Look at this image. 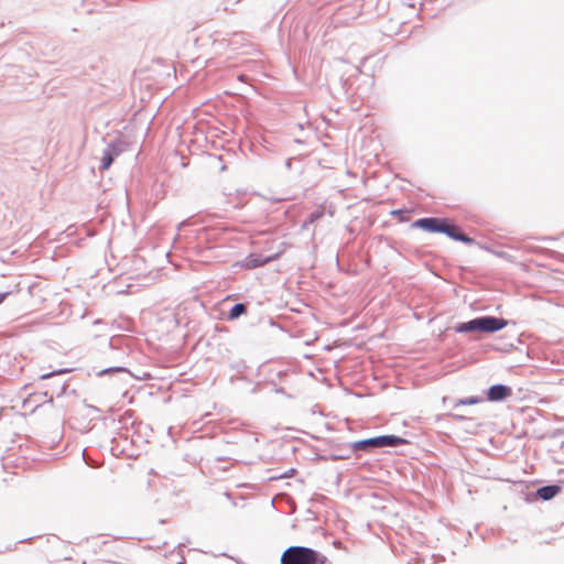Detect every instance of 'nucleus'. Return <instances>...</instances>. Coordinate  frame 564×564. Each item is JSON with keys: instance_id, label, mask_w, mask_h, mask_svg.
Returning <instances> with one entry per match:
<instances>
[{"instance_id": "f257e3e1", "label": "nucleus", "mask_w": 564, "mask_h": 564, "mask_svg": "<svg viewBox=\"0 0 564 564\" xmlns=\"http://www.w3.org/2000/svg\"><path fill=\"white\" fill-rule=\"evenodd\" d=\"M412 229H420L427 234H442L447 238L463 242L467 246H474L477 240L463 232L462 228L448 217L427 216L413 220L410 225Z\"/></svg>"}, {"instance_id": "f03ea898", "label": "nucleus", "mask_w": 564, "mask_h": 564, "mask_svg": "<svg viewBox=\"0 0 564 564\" xmlns=\"http://www.w3.org/2000/svg\"><path fill=\"white\" fill-rule=\"evenodd\" d=\"M510 323L514 324V322L501 316L480 315L466 322L456 323L453 329L458 334H495L507 327Z\"/></svg>"}, {"instance_id": "7ed1b4c3", "label": "nucleus", "mask_w": 564, "mask_h": 564, "mask_svg": "<svg viewBox=\"0 0 564 564\" xmlns=\"http://www.w3.org/2000/svg\"><path fill=\"white\" fill-rule=\"evenodd\" d=\"M281 564H332L319 551L302 545L286 547L280 558Z\"/></svg>"}, {"instance_id": "20e7f679", "label": "nucleus", "mask_w": 564, "mask_h": 564, "mask_svg": "<svg viewBox=\"0 0 564 564\" xmlns=\"http://www.w3.org/2000/svg\"><path fill=\"white\" fill-rule=\"evenodd\" d=\"M408 444H410V441L402 436L383 434L351 442L349 444V451L371 452L375 448L398 447Z\"/></svg>"}, {"instance_id": "39448f33", "label": "nucleus", "mask_w": 564, "mask_h": 564, "mask_svg": "<svg viewBox=\"0 0 564 564\" xmlns=\"http://www.w3.org/2000/svg\"><path fill=\"white\" fill-rule=\"evenodd\" d=\"M512 394V388L505 383H495L484 390L485 400L489 402H503Z\"/></svg>"}, {"instance_id": "423d86ee", "label": "nucleus", "mask_w": 564, "mask_h": 564, "mask_svg": "<svg viewBox=\"0 0 564 564\" xmlns=\"http://www.w3.org/2000/svg\"><path fill=\"white\" fill-rule=\"evenodd\" d=\"M281 251L269 256H262L260 253H250L241 260L240 265L247 270L257 269L278 260L281 257Z\"/></svg>"}, {"instance_id": "0eeeda50", "label": "nucleus", "mask_w": 564, "mask_h": 564, "mask_svg": "<svg viewBox=\"0 0 564 564\" xmlns=\"http://www.w3.org/2000/svg\"><path fill=\"white\" fill-rule=\"evenodd\" d=\"M123 151V142L116 139L111 141L102 151L99 169L101 171L108 170L113 163L115 159Z\"/></svg>"}, {"instance_id": "6e6552de", "label": "nucleus", "mask_w": 564, "mask_h": 564, "mask_svg": "<svg viewBox=\"0 0 564 564\" xmlns=\"http://www.w3.org/2000/svg\"><path fill=\"white\" fill-rule=\"evenodd\" d=\"M562 491V481L538 487L531 495L542 501H550Z\"/></svg>"}, {"instance_id": "1a4fd4ad", "label": "nucleus", "mask_w": 564, "mask_h": 564, "mask_svg": "<svg viewBox=\"0 0 564 564\" xmlns=\"http://www.w3.org/2000/svg\"><path fill=\"white\" fill-rule=\"evenodd\" d=\"M160 228L152 227L148 231L145 238H143V249L145 248L144 243L147 242V245L151 246L152 250L164 260L167 259L169 257V250L166 246H161L160 243L154 241V238H156L160 235Z\"/></svg>"}, {"instance_id": "9d476101", "label": "nucleus", "mask_w": 564, "mask_h": 564, "mask_svg": "<svg viewBox=\"0 0 564 564\" xmlns=\"http://www.w3.org/2000/svg\"><path fill=\"white\" fill-rule=\"evenodd\" d=\"M247 310H248V303H246V302L236 303L227 312V319L228 321L238 319L240 316H242L247 313Z\"/></svg>"}, {"instance_id": "9b49d317", "label": "nucleus", "mask_w": 564, "mask_h": 564, "mask_svg": "<svg viewBox=\"0 0 564 564\" xmlns=\"http://www.w3.org/2000/svg\"><path fill=\"white\" fill-rule=\"evenodd\" d=\"M324 216V208L318 207L311 212L302 224V229H307L310 225H314Z\"/></svg>"}, {"instance_id": "f8f14e48", "label": "nucleus", "mask_w": 564, "mask_h": 564, "mask_svg": "<svg viewBox=\"0 0 564 564\" xmlns=\"http://www.w3.org/2000/svg\"><path fill=\"white\" fill-rule=\"evenodd\" d=\"M485 401V398L479 395H470L462 399L454 400L453 406L458 408L460 405H475Z\"/></svg>"}, {"instance_id": "ddd939ff", "label": "nucleus", "mask_w": 564, "mask_h": 564, "mask_svg": "<svg viewBox=\"0 0 564 564\" xmlns=\"http://www.w3.org/2000/svg\"><path fill=\"white\" fill-rule=\"evenodd\" d=\"M160 275V269H156L154 272L150 271L148 274H143V288L152 284L158 276Z\"/></svg>"}, {"instance_id": "4468645a", "label": "nucleus", "mask_w": 564, "mask_h": 564, "mask_svg": "<svg viewBox=\"0 0 564 564\" xmlns=\"http://www.w3.org/2000/svg\"><path fill=\"white\" fill-rule=\"evenodd\" d=\"M230 368L232 370H235L236 372H238V373H242V372H245L248 369V366L245 362V360L240 359V360H237V361L232 362L230 365Z\"/></svg>"}, {"instance_id": "2eb2a0df", "label": "nucleus", "mask_w": 564, "mask_h": 564, "mask_svg": "<svg viewBox=\"0 0 564 564\" xmlns=\"http://www.w3.org/2000/svg\"><path fill=\"white\" fill-rule=\"evenodd\" d=\"M476 245H477V246H479L481 249H485V250H487V251L492 252L495 256H497V257H499V258L508 259V260L511 258V256H510V254H508V253H507V252H505V251H494V250L489 249L488 247L482 246V245H481V243H479L478 241H477V243H476Z\"/></svg>"}, {"instance_id": "dca6fc26", "label": "nucleus", "mask_w": 564, "mask_h": 564, "mask_svg": "<svg viewBox=\"0 0 564 564\" xmlns=\"http://www.w3.org/2000/svg\"><path fill=\"white\" fill-rule=\"evenodd\" d=\"M66 372H68V369H58V370H54V371H51V372L42 375L40 377V379L46 380V379H50V378H53L55 376H59V375H63V373H66Z\"/></svg>"}, {"instance_id": "f3484780", "label": "nucleus", "mask_w": 564, "mask_h": 564, "mask_svg": "<svg viewBox=\"0 0 564 564\" xmlns=\"http://www.w3.org/2000/svg\"><path fill=\"white\" fill-rule=\"evenodd\" d=\"M296 473H297V470L292 467L279 476H271L269 479L276 480V479L288 478V477L295 475Z\"/></svg>"}, {"instance_id": "a211bd4d", "label": "nucleus", "mask_w": 564, "mask_h": 564, "mask_svg": "<svg viewBox=\"0 0 564 564\" xmlns=\"http://www.w3.org/2000/svg\"><path fill=\"white\" fill-rule=\"evenodd\" d=\"M350 457L349 453H337V454H330L329 459L333 462L341 460V459H348Z\"/></svg>"}, {"instance_id": "6ab92c4d", "label": "nucleus", "mask_w": 564, "mask_h": 564, "mask_svg": "<svg viewBox=\"0 0 564 564\" xmlns=\"http://www.w3.org/2000/svg\"><path fill=\"white\" fill-rule=\"evenodd\" d=\"M126 368L124 367H109V368H106V369H102L98 372L99 376H104L106 373H110V372H117V371H124Z\"/></svg>"}, {"instance_id": "aec40b11", "label": "nucleus", "mask_w": 564, "mask_h": 564, "mask_svg": "<svg viewBox=\"0 0 564 564\" xmlns=\"http://www.w3.org/2000/svg\"><path fill=\"white\" fill-rule=\"evenodd\" d=\"M184 545H185V543L182 542V543H178L175 546V550L177 551V553L181 554V560L176 564H185V557L183 555V547H184Z\"/></svg>"}, {"instance_id": "412c9836", "label": "nucleus", "mask_w": 564, "mask_h": 564, "mask_svg": "<svg viewBox=\"0 0 564 564\" xmlns=\"http://www.w3.org/2000/svg\"><path fill=\"white\" fill-rule=\"evenodd\" d=\"M122 453H124L127 455V457L132 458V459H138L140 456V453L134 449L131 452H128V449L123 448Z\"/></svg>"}, {"instance_id": "4be33fe9", "label": "nucleus", "mask_w": 564, "mask_h": 564, "mask_svg": "<svg viewBox=\"0 0 564 564\" xmlns=\"http://www.w3.org/2000/svg\"><path fill=\"white\" fill-rule=\"evenodd\" d=\"M144 117H150L151 118L150 124L154 120L153 109H149V106H147V107L143 106V118Z\"/></svg>"}, {"instance_id": "5701e85b", "label": "nucleus", "mask_w": 564, "mask_h": 564, "mask_svg": "<svg viewBox=\"0 0 564 564\" xmlns=\"http://www.w3.org/2000/svg\"><path fill=\"white\" fill-rule=\"evenodd\" d=\"M193 224L192 221V218H187V219H184L183 221H181L178 225H177V230L181 231L182 229H184L185 227L187 226H191Z\"/></svg>"}, {"instance_id": "b1692460", "label": "nucleus", "mask_w": 564, "mask_h": 564, "mask_svg": "<svg viewBox=\"0 0 564 564\" xmlns=\"http://www.w3.org/2000/svg\"><path fill=\"white\" fill-rule=\"evenodd\" d=\"M270 384L272 386V390L275 392V393H279V394H286L284 388L282 387H278L275 384V382L271 381Z\"/></svg>"}, {"instance_id": "393cba45", "label": "nucleus", "mask_w": 564, "mask_h": 564, "mask_svg": "<svg viewBox=\"0 0 564 564\" xmlns=\"http://www.w3.org/2000/svg\"><path fill=\"white\" fill-rule=\"evenodd\" d=\"M314 460H317V462H327V460H330V459H329V455L317 454V455L314 457Z\"/></svg>"}, {"instance_id": "a878e982", "label": "nucleus", "mask_w": 564, "mask_h": 564, "mask_svg": "<svg viewBox=\"0 0 564 564\" xmlns=\"http://www.w3.org/2000/svg\"><path fill=\"white\" fill-rule=\"evenodd\" d=\"M236 380H241V381H245V382H250V380L246 377V376H239V377H231L230 378V382H235Z\"/></svg>"}, {"instance_id": "bb28decb", "label": "nucleus", "mask_w": 564, "mask_h": 564, "mask_svg": "<svg viewBox=\"0 0 564 564\" xmlns=\"http://www.w3.org/2000/svg\"><path fill=\"white\" fill-rule=\"evenodd\" d=\"M142 378H143V391H144L148 386L147 383H144V381H147L148 379H150L152 377H151V375L143 372Z\"/></svg>"}, {"instance_id": "cd10ccee", "label": "nucleus", "mask_w": 564, "mask_h": 564, "mask_svg": "<svg viewBox=\"0 0 564 564\" xmlns=\"http://www.w3.org/2000/svg\"><path fill=\"white\" fill-rule=\"evenodd\" d=\"M452 416H453L456 421H466V420H468V417H467V416H465V415L452 414Z\"/></svg>"}, {"instance_id": "c85d7f7f", "label": "nucleus", "mask_w": 564, "mask_h": 564, "mask_svg": "<svg viewBox=\"0 0 564 564\" xmlns=\"http://www.w3.org/2000/svg\"><path fill=\"white\" fill-rule=\"evenodd\" d=\"M65 392H66V383H65V382H63V383L61 384V390H59V392L57 393V397L63 395Z\"/></svg>"}, {"instance_id": "c756f323", "label": "nucleus", "mask_w": 564, "mask_h": 564, "mask_svg": "<svg viewBox=\"0 0 564 564\" xmlns=\"http://www.w3.org/2000/svg\"><path fill=\"white\" fill-rule=\"evenodd\" d=\"M150 131H151V127L149 126L147 129V132L143 134V141H142L143 148L145 147V141H147V138H148Z\"/></svg>"}, {"instance_id": "7c9ffc66", "label": "nucleus", "mask_w": 564, "mask_h": 564, "mask_svg": "<svg viewBox=\"0 0 564 564\" xmlns=\"http://www.w3.org/2000/svg\"><path fill=\"white\" fill-rule=\"evenodd\" d=\"M259 386H260V382H257V383H256V386L251 389V391H250V392H251L252 394L258 393V391H259Z\"/></svg>"}, {"instance_id": "2f4dec72", "label": "nucleus", "mask_w": 564, "mask_h": 564, "mask_svg": "<svg viewBox=\"0 0 564 564\" xmlns=\"http://www.w3.org/2000/svg\"><path fill=\"white\" fill-rule=\"evenodd\" d=\"M7 295V292L0 293V304L6 300Z\"/></svg>"}, {"instance_id": "473e14b6", "label": "nucleus", "mask_w": 564, "mask_h": 564, "mask_svg": "<svg viewBox=\"0 0 564 564\" xmlns=\"http://www.w3.org/2000/svg\"><path fill=\"white\" fill-rule=\"evenodd\" d=\"M236 564H246L241 558L231 557Z\"/></svg>"}, {"instance_id": "72a5a7b5", "label": "nucleus", "mask_w": 564, "mask_h": 564, "mask_svg": "<svg viewBox=\"0 0 564 564\" xmlns=\"http://www.w3.org/2000/svg\"><path fill=\"white\" fill-rule=\"evenodd\" d=\"M333 544H334V546H335V547H337V549H338V547H340V546H341V541H339V540H335Z\"/></svg>"}, {"instance_id": "f704fd0d", "label": "nucleus", "mask_w": 564, "mask_h": 564, "mask_svg": "<svg viewBox=\"0 0 564 564\" xmlns=\"http://www.w3.org/2000/svg\"><path fill=\"white\" fill-rule=\"evenodd\" d=\"M31 540H32V538H28V539L20 540V541H18V542L15 543V545H17L18 543L30 542Z\"/></svg>"}, {"instance_id": "c9c22d12", "label": "nucleus", "mask_w": 564, "mask_h": 564, "mask_svg": "<svg viewBox=\"0 0 564 564\" xmlns=\"http://www.w3.org/2000/svg\"><path fill=\"white\" fill-rule=\"evenodd\" d=\"M291 164H292V159H288L285 162L286 167L290 169Z\"/></svg>"}, {"instance_id": "e433bc0d", "label": "nucleus", "mask_w": 564, "mask_h": 564, "mask_svg": "<svg viewBox=\"0 0 564 564\" xmlns=\"http://www.w3.org/2000/svg\"><path fill=\"white\" fill-rule=\"evenodd\" d=\"M553 239H554L553 237H542L540 240L546 241V240H553Z\"/></svg>"}, {"instance_id": "4c0bfd02", "label": "nucleus", "mask_w": 564, "mask_h": 564, "mask_svg": "<svg viewBox=\"0 0 564 564\" xmlns=\"http://www.w3.org/2000/svg\"><path fill=\"white\" fill-rule=\"evenodd\" d=\"M400 213H401V209H395V210L391 212L392 215H399Z\"/></svg>"}, {"instance_id": "58836bf2", "label": "nucleus", "mask_w": 564, "mask_h": 564, "mask_svg": "<svg viewBox=\"0 0 564 564\" xmlns=\"http://www.w3.org/2000/svg\"><path fill=\"white\" fill-rule=\"evenodd\" d=\"M53 399H54V397H53V394H51L50 398H48V402L53 403Z\"/></svg>"}, {"instance_id": "ea45409f", "label": "nucleus", "mask_w": 564, "mask_h": 564, "mask_svg": "<svg viewBox=\"0 0 564 564\" xmlns=\"http://www.w3.org/2000/svg\"><path fill=\"white\" fill-rule=\"evenodd\" d=\"M149 475H154V470L152 468L149 470Z\"/></svg>"}, {"instance_id": "a19ab883", "label": "nucleus", "mask_w": 564, "mask_h": 564, "mask_svg": "<svg viewBox=\"0 0 564 564\" xmlns=\"http://www.w3.org/2000/svg\"><path fill=\"white\" fill-rule=\"evenodd\" d=\"M553 254H556L557 257H560L561 254L556 251H553Z\"/></svg>"}, {"instance_id": "79ce46f5", "label": "nucleus", "mask_w": 564, "mask_h": 564, "mask_svg": "<svg viewBox=\"0 0 564 564\" xmlns=\"http://www.w3.org/2000/svg\"><path fill=\"white\" fill-rule=\"evenodd\" d=\"M282 375H283V372H282V371H279V372H278V376H279V377H282Z\"/></svg>"}]
</instances>
